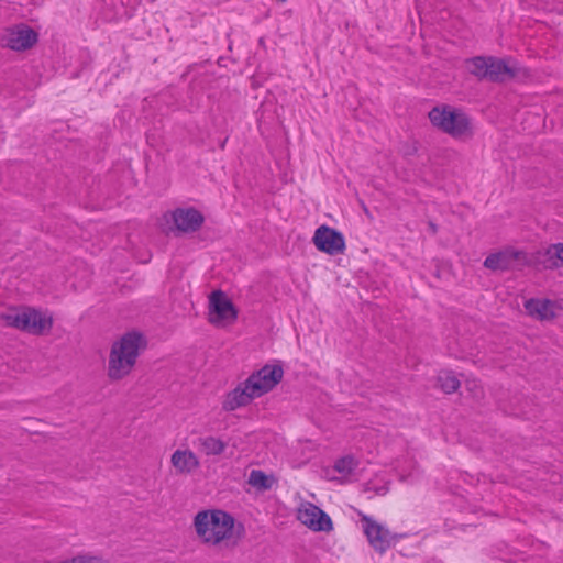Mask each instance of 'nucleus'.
I'll use <instances>...</instances> for the list:
<instances>
[{"mask_svg":"<svg viewBox=\"0 0 563 563\" xmlns=\"http://www.w3.org/2000/svg\"><path fill=\"white\" fill-rule=\"evenodd\" d=\"M438 384L445 394H452L456 391L461 383L453 372H442L438 376Z\"/></svg>","mask_w":563,"mask_h":563,"instance_id":"aec40b11","label":"nucleus"},{"mask_svg":"<svg viewBox=\"0 0 563 563\" xmlns=\"http://www.w3.org/2000/svg\"><path fill=\"white\" fill-rule=\"evenodd\" d=\"M428 225H429V229H430L431 233L432 234H437V232H438L437 224L434 222L430 221Z\"/></svg>","mask_w":563,"mask_h":563,"instance_id":"5701e85b","label":"nucleus"},{"mask_svg":"<svg viewBox=\"0 0 563 563\" xmlns=\"http://www.w3.org/2000/svg\"><path fill=\"white\" fill-rule=\"evenodd\" d=\"M172 218L175 228L183 233L197 232L205 222L203 214L192 207L175 209Z\"/></svg>","mask_w":563,"mask_h":563,"instance_id":"4468645a","label":"nucleus"},{"mask_svg":"<svg viewBox=\"0 0 563 563\" xmlns=\"http://www.w3.org/2000/svg\"><path fill=\"white\" fill-rule=\"evenodd\" d=\"M147 346V340L139 331H130L111 346L108 376L119 380L129 375L134 367L141 351Z\"/></svg>","mask_w":563,"mask_h":563,"instance_id":"f257e3e1","label":"nucleus"},{"mask_svg":"<svg viewBox=\"0 0 563 563\" xmlns=\"http://www.w3.org/2000/svg\"><path fill=\"white\" fill-rule=\"evenodd\" d=\"M466 70L481 79L506 81L519 76L520 69L512 59L477 56L465 60Z\"/></svg>","mask_w":563,"mask_h":563,"instance_id":"7ed1b4c3","label":"nucleus"},{"mask_svg":"<svg viewBox=\"0 0 563 563\" xmlns=\"http://www.w3.org/2000/svg\"><path fill=\"white\" fill-rule=\"evenodd\" d=\"M428 117L434 128L453 139L464 140L473 135L470 118L455 108H432Z\"/></svg>","mask_w":563,"mask_h":563,"instance_id":"20e7f679","label":"nucleus"},{"mask_svg":"<svg viewBox=\"0 0 563 563\" xmlns=\"http://www.w3.org/2000/svg\"><path fill=\"white\" fill-rule=\"evenodd\" d=\"M527 262H529L528 253L514 247H506L489 254L484 261V266L492 271H508L516 264L528 266Z\"/></svg>","mask_w":563,"mask_h":563,"instance_id":"0eeeda50","label":"nucleus"},{"mask_svg":"<svg viewBox=\"0 0 563 563\" xmlns=\"http://www.w3.org/2000/svg\"><path fill=\"white\" fill-rule=\"evenodd\" d=\"M276 483L274 476L266 475L261 470H253L249 476V484L260 490H268Z\"/></svg>","mask_w":563,"mask_h":563,"instance_id":"a211bd4d","label":"nucleus"},{"mask_svg":"<svg viewBox=\"0 0 563 563\" xmlns=\"http://www.w3.org/2000/svg\"><path fill=\"white\" fill-rule=\"evenodd\" d=\"M312 241L319 251L330 255L342 254L345 250L343 234L328 225L319 227L314 232Z\"/></svg>","mask_w":563,"mask_h":563,"instance_id":"6e6552de","label":"nucleus"},{"mask_svg":"<svg viewBox=\"0 0 563 563\" xmlns=\"http://www.w3.org/2000/svg\"><path fill=\"white\" fill-rule=\"evenodd\" d=\"M234 522L233 516L221 509L201 510L194 518L197 536L212 545L232 537Z\"/></svg>","mask_w":563,"mask_h":563,"instance_id":"f03ea898","label":"nucleus"},{"mask_svg":"<svg viewBox=\"0 0 563 563\" xmlns=\"http://www.w3.org/2000/svg\"><path fill=\"white\" fill-rule=\"evenodd\" d=\"M419 151V142L417 140L405 141L399 146V153L408 158L415 156Z\"/></svg>","mask_w":563,"mask_h":563,"instance_id":"4be33fe9","label":"nucleus"},{"mask_svg":"<svg viewBox=\"0 0 563 563\" xmlns=\"http://www.w3.org/2000/svg\"><path fill=\"white\" fill-rule=\"evenodd\" d=\"M236 317L238 311L227 295L221 290L213 291L209 301L210 323L219 324L225 320L234 321Z\"/></svg>","mask_w":563,"mask_h":563,"instance_id":"9b49d317","label":"nucleus"},{"mask_svg":"<svg viewBox=\"0 0 563 563\" xmlns=\"http://www.w3.org/2000/svg\"><path fill=\"white\" fill-rule=\"evenodd\" d=\"M298 519L313 531L329 532L333 529L330 516L318 506L308 503V505L298 510Z\"/></svg>","mask_w":563,"mask_h":563,"instance_id":"f8f14e48","label":"nucleus"},{"mask_svg":"<svg viewBox=\"0 0 563 563\" xmlns=\"http://www.w3.org/2000/svg\"><path fill=\"white\" fill-rule=\"evenodd\" d=\"M38 40L37 33L25 24L12 26L2 36V44L13 51H26Z\"/></svg>","mask_w":563,"mask_h":563,"instance_id":"1a4fd4ad","label":"nucleus"},{"mask_svg":"<svg viewBox=\"0 0 563 563\" xmlns=\"http://www.w3.org/2000/svg\"><path fill=\"white\" fill-rule=\"evenodd\" d=\"M172 464L177 472L189 474L199 467V460L195 453L189 450H177L172 455Z\"/></svg>","mask_w":563,"mask_h":563,"instance_id":"f3484780","label":"nucleus"},{"mask_svg":"<svg viewBox=\"0 0 563 563\" xmlns=\"http://www.w3.org/2000/svg\"><path fill=\"white\" fill-rule=\"evenodd\" d=\"M200 446L207 455H220L224 452L227 443L214 437L199 439Z\"/></svg>","mask_w":563,"mask_h":563,"instance_id":"6ab92c4d","label":"nucleus"},{"mask_svg":"<svg viewBox=\"0 0 563 563\" xmlns=\"http://www.w3.org/2000/svg\"><path fill=\"white\" fill-rule=\"evenodd\" d=\"M357 461L352 455H345L338 459L333 468L343 475H350L357 467Z\"/></svg>","mask_w":563,"mask_h":563,"instance_id":"412c9836","label":"nucleus"},{"mask_svg":"<svg viewBox=\"0 0 563 563\" xmlns=\"http://www.w3.org/2000/svg\"><path fill=\"white\" fill-rule=\"evenodd\" d=\"M527 313L540 321H550L555 318L554 302L550 299L531 298L525 302Z\"/></svg>","mask_w":563,"mask_h":563,"instance_id":"dca6fc26","label":"nucleus"},{"mask_svg":"<svg viewBox=\"0 0 563 563\" xmlns=\"http://www.w3.org/2000/svg\"><path fill=\"white\" fill-rule=\"evenodd\" d=\"M284 376L283 366L279 364L265 365L252 373L245 380L255 396L261 397L278 385Z\"/></svg>","mask_w":563,"mask_h":563,"instance_id":"423d86ee","label":"nucleus"},{"mask_svg":"<svg viewBox=\"0 0 563 563\" xmlns=\"http://www.w3.org/2000/svg\"><path fill=\"white\" fill-rule=\"evenodd\" d=\"M254 398H257L251 390L246 380L230 391L222 404L225 411H233L240 407L249 405Z\"/></svg>","mask_w":563,"mask_h":563,"instance_id":"2eb2a0df","label":"nucleus"},{"mask_svg":"<svg viewBox=\"0 0 563 563\" xmlns=\"http://www.w3.org/2000/svg\"><path fill=\"white\" fill-rule=\"evenodd\" d=\"M528 266L538 269H556L563 267V243H553L548 247L529 254Z\"/></svg>","mask_w":563,"mask_h":563,"instance_id":"9d476101","label":"nucleus"},{"mask_svg":"<svg viewBox=\"0 0 563 563\" xmlns=\"http://www.w3.org/2000/svg\"><path fill=\"white\" fill-rule=\"evenodd\" d=\"M361 521L369 544L375 551L384 554L390 548V532L369 516L364 515Z\"/></svg>","mask_w":563,"mask_h":563,"instance_id":"ddd939ff","label":"nucleus"},{"mask_svg":"<svg viewBox=\"0 0 563 563\" xmlns=\"http://www.w3.org/2000/svg\"><path fill=\"white\" fill-rule=\"evenodd\" d=\"M8 327L20 331L42 335L53 327V318L44 316L40 310L31 307L13 309L0 316Z\"/></svg>","mask_w":563,"mask_h":563,"instance_id":"39448f33","label":"nucleus"}]
</instances>
